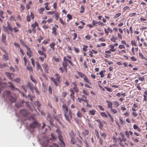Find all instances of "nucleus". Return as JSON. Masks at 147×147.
I'll return each mask as SVG.
<instances>
[{
    "label": "nucleus",
    "mask_w": 147,
    "mask_h": 147,
    "mask_svg": "<svg viewBox=\"0 0 147 147\" xmlns=\"http://www.w3.org/2000/svg\"><path fill=\"white\" fill-rule=\"evenodd\" d=\"M26 86L29 87L32 92H33V91L34 90V88L35 87V86H33L32 83L30 82H28L27 83Z\"/></svg>",
    "instance_id": "nucleus-8"
},
{
    "label": "nucleus",
    "mask_w": 147,
    "mask_h": 147,
    "mask_svg": "<svg viewBox=\"0 0 147 147\" xmlns=\"http://www.w3.org/2000/svg\"><path fill=\"white\" fill-rule=\"evenodd\" d=\"M89 112L90 115H93L95 114L96 111L95 110H90Z\"/></svg>",
    "instance_id": "nucleus-42"
},
{
    "label": "nucleus",
    "mask_w": 147,
    "mask_h": 147,
    "mask_svg": "<svg viewBox=\"0 0 147 147\" xmlns=\"http://www.w3.org/2000/svg\"><path fill=\"white\" fill-rule=\"evenodd\" d=\"M31 27L32 28H35L36 27H38V25L36 21H35L34 23L31 25Z\"/></svg>",
    "instance_id": "nucleus-28"
},
{
    "label": "nucleus",
    "mask_w": 147,
    "mask_h": 147,
    "mask_svg": "<svg viewBox=\"0 0 147 147\" xmlns=\"http://www.w3.org/2000/svg\"><path fill=\"white\" fill-rule=\"evenodd\" d=\"M132 140L134 142L136 143L138 142L139 141V140L138 139H137L136 138H135L133 137H132Z\"/></svg>",
    "instance_id": "nucleus-64"
},
{
    "label": "nucleus",
    "mask_w": 147,
    "mask_h": 147,
    "mask_svg": "<svg viewBox=\"0 0 147 147\" xmlns=\"http://www.w3.org/2000/svg\"><path fill=\"white\" fill-rule=\"evenodd\" d=\"M67 58H69L70 59H71V57L69 56H67L66 57H64L63 58V61L62 63V67L64 68V70H65L66 72L67 73V66L68 65L67 62H68L71 65H73L71 61L69 60Z\"/></svg>",
    "instance_id": "nucleus-2"
},
{
    "label": "nucleus",
    "mask_w": 147,
    "mask_h": 147,
    "mask_svg": "<svg viewBox=\"0 0 147 147\" xmlns=\"http://www.w3.org/2000/svg\"><path fill=\"white\" fill-rule=\"evenodd\" d=\"M117 39L116 37L113 36L112 38H111L110 40L113 42H116L115 40Z\"/></svg>",
    "instance_id": "nucleus-54"
},
{
    "label": "nucleus",
    "mask_w": 147,
    "mask_h": 147,
    "mask_svg": "<svg viewBox=\"0 0 147 147\" xmlns=\"http://www.w3.org/2000/svg\"><path fill=\"white\" fill-rule=\"evenodd\" d=\"M72 84L74 86L73 89L74 90V91L76 92V93H78L79 91V89L77 88L76 83V82H73L72 83Z\"/></svg>",
    "instance_id": "nucleus-12"
},
{
    "label": "nucleus",
    "mask_w": 147,
    "mask_h": 147,
    "mask_svg": "<svg viewBox=\"0 0 147 147\" xmlns=\"http://www.w3.org/2000/svg\"><path fill=\"white\" fill-rule=\"evenodd\" d=\"M108 103L107 106L108 108L110 109L112 108V103L108 100L106 101Z\"/></svg>",
    "instance_id": "nucleus-24"
},
{
    "label": "nucleus",
    "mask_w": 147,
    "mask_h": 147,
    "mask_svg": "<svg viewBox=\"0 0 147 147\" xmlns=\"http://www.w3.org/2000/svg\"><path fill=\"white\" fill-rule=\"evenodd\" d=\"M7 27H4V31L6 32L8 34H9L12 32V29L8 22H7Z\"/></svg>",
    "instance_id": "nucleus-4"
},
{
    "label": "nucleus",
    "mask_w": 147,
    "mask_h": 147,
    "mask_svg": "<svg viewBox=\"0 0 147 147\" xmlns=\"http://www.w3.org/2000/svg\"><path fill=\"white\" fill-rule=\"evenodd\" d=\"M78 99H81L85 102H87L88 100H87V97L85 96L84 95H82V98H80L79 97L78 98Z\"/></svg>",
    "instance_id": "nucleus-15"
},
{
    "label": "nucleus",
    "mask_w": 147,
    "mask_h": 147,
    "mask_svg": "<svg viewBox=\"0 0 147 147\" xmlns=\"http://www.w3.org/2000/svg\"><path fill=\"white\" fill-rule=\"evenodd\" d=\"M0 17L2 19H4L5 18L3 11L2 10H0Z\"/></svg>",
    "instance_id": "nucleus-35"
},
{
    "label": "nucleus",
    "mask_w": 147,
    "mask_h": 147,
    "mask_svg": "<svg viewBox=\"0 0 147 147\" xmlns=\"http://www.w3.org/2000/svg\"><path fill=\"white\" fill-rule=\"evenodd\" d=\"M51 138H50V140H53L57 138L55 136L53 133L51 134Z\"/></svg>",
    "instance_id": "nucleus-40"
},
{
    "label": "nucleus",
    "mask_w": 147,
    "mask_h": 147,
    "mask_svg": "<svg viewBox=\"0 0 147 147\" xmlns=\"http://www.w3.org/2000/svg\"><path fill=\"white\" fill-rule=\"evenodd\" d=\"M120 134L122 138V140H123L124 141H126V139L124 134L123 133H120Z\"/></svg>",
    "instance_id": "nucleus-32"
},
{
    "label": "nucleus",
    "mask_w": 147,
    "mask_h": 147,
    "mask_svg": "<svg viewBox=\"0 0 147 147\" xmlns=\"http://www.w3.org/2000/svg\"><path fill=\"white\" fill-rule=\"evenodd\" d=\"M20 11L21 12H23L25 9V7L22 4H21L20 6Z\"/></svg>",
    "instance_id": "nucleus-51"
},
{
    "label": "nucleus",
    "mask_w": 147,
    "mask_h": 147,
    "mask_svg": "<svg viewBox=\"0 0 147 147\" xmlns=\"http://www.w3.org/2000/svg\"><path fill=\"white\" fill-rule=\"evenodd\" d=\"M37 126V123L36 122H34L30 125V127L31 128H34L36 127Z\"/></svg>",
    "instance_id": "nucleus-22"
},
{
    "label": "nucleus",
    "mask_w": 147,
    "mask_h": 147,
    "mask_svg": "<svg viewBox=\"0 0 147 147\" xmlns=\"http://www.w3.org/2000/svg\"><path fill=\"white\" fill-rule=\"evenodd\" d=\"M55 13L54 16L55 17V19L56 20H57L60 14L58 12H57Z\"/></svg>",
    "instance_id": "nucleus-41"
},
{
    "label": "nucleus",
    "mask_w": 147,
    "mask_h": 147,
    "mask_svg": "<svg viewBox=\"0 0 147 147\" xmlns=\"http://www.w3.org/2000/svg\"><path fill=\"white\" fill-rule=\"evenodd\" d=\"M30 80L33 82L35 84H36L37 83V82L36 80L34 79V78L32 77V76H30Z\"/></svg>",
    "instance_id": "nucleus-43"
},
{
    "label": "nucleus",
    "mask_w": 147,
    "mask_h": 147,
    "mask_svg": "<svg viewBox=\"0 0 147 147\" xmlns=\"http://www.w3.org/2000/svg\"><path fill=\"white\" fill-rule=\"evenodd\" d=\"M6 36L5 34L2 33L1 35V40L3 43L4 44L5 46L7 45L6 42Z\"/></svg>",
    "instance_id": "nucleus-6"
},
{
    "label": "nucleus",
    "mask_w": 147,
    "mask_h": 147,
    "mask_svg": "<svg viewBox=\"0 0 147 147\" xmlns=\"http://www.w3.org/2000/svg\"><path fill=\"white\" fill-rule=\"evenodd\" d=\"M26 68L28 70L30 71H32V72L33 71V69L32 68V66H27V67H26Z\"/></svg>",
    "instance_id": "nucleus-50"
},
{
    "label": "nucleus",
    "mask_w": 147,
    "mask_h": 147,
    "mask_svg": "<svg viewBox=\"0 0 147 147\" xmlns=\"http://www.w3.org/2000/svg\"><path fill=\"white\" fill-rule=\"evenodd\" d=\"M13 81L16 82L18 83H19L20 82V78H17L16 79H14L13 80Z\"/></svg>",
    "instance_id": "nucleus-58"
},
{
    "label": "nucleus",
    "mask_w": 147,
    "mask_h": 147,
    "mask_svg": "<svg viewBox=\"0 0 147 147\" xmlns=\"http://www.w3.org/2000/svg\"><path fill=\"white\" fill-rule=\"evenodd\" d=\"M36 64L37 69L38 70H40L41 72H42V70L39 62L37 61L36 62Z\"/></svg>",
    "instance_id": "nucleus-17"
},
{
    "label": "nucleus",
    "mask_w": 147,
    "mask_h": 147,
    "mask_svg": "<svg viewBox=\"0 0 147 147\" xmlns=\"http://www.w3.org/2000/svg\"><path fill=\"white\" fill-rule=\"evenodd\" d=\"M84 80L86 82L90 84H92L91 82H90V80L86 76H85L84 78Z\"/></svg>",
    "instance_id": "nucleus-25"
},
{
    "label": "nucleus",
    "mask_w": 147,
    "mask_h": 147,
    "mask_svg": "<svg viewBox=\"0 0 147 147\" xmlns=\"http://www.w3.org/2000/svg\"><path fill=\"white\" fill-rule=\"evenodd\" d=\"M133 128L134 129H136L139 132H140L141 131V129L136 125L134 124L133 125Z\"/></svg>",
    "instance_id": "nucleus-29"
},
{
    "label": "nucleus",
    "mask_w": 147,
    "mask_h": 147,
    "mask_svg": "<svg viewBox=\"0 0 147 147\" xmlns=\"http://www.w3.org/2000/svg\"><path fill=\"white\" fill-rule=\"evenodd\" d=\"M125 134L127 138H129V132L127 131H125Z\"/></svg>",
    "instance_id": "nucleus-61"
},
{
    "label": "nucleus",
    "mask_w": 147,
    "mask_h": 147,
    "mask_svg": "<svg viewBox=\"0 0 147 147\" xmlns=\"http://www.w3.org/2000/svg\"><path fill=\"white\" fill-rule=\"evenodd\" d=\"M27 55L29 58L31 57L32 54V52L31 51H27L26 52Z\"/></svg>",
    "instance_id": "nucleus-38"
},
{
    "label": "nucleus",
    "mask_w": 147,
    "mask_h": 147,
    "mask_svg": "<svg viewBox=\"0 0 147 147\" xmlns=\"http://www.w3.org/2000/svg\"><path fill=\"white\" fill-rule=\"evenodd\" d=\"M55 45V43L54 42H53L51 43L50 45V47L52 49L53 51L55 50V48L54 47Z\"/></svg>",
    "instance_id": "nucleus-30"
},
{
    "label": "nucleus",
    "mask_w": 147,
    "mask_h": 147,
    "mask_svg": "<svg viewBox=\"0 0 147 147\" xmlns=\"http://www.w3.org/2000/svg\"><path fill=\"white\" fill-rule=\"evenodd\" d=\"M110 111L113 114H116L117 112V111L116 109H112V108L110 109Z\"/></svg>",
    "instance_id": "nucleus-39"
},
{
    "label": "nucleus",
    "mask_w": 147,
    "mask_h": 147,
    "mask_svg": "<svg viewBox=\"0 0 147 147\" xmlns=\"http://www.w3.org/2000/svg\"><path fill=\"white\" fill-rule=\"evenodd\" d=\"M106 72V70H102L99 73V74L100 76V77L101 78H103L104 77V75L103 74V73H104Z\"/></svg>",
    "instance_id": "nucleus-34"
},
{
    "label": "nucleus",
    "mask_w": 147,
    "mask_h": 147,
    "mask_svg": "<svg viewBox=\"0 0 147 147\" xmlns=\"http://www.w3.org/2000/svg\"><path fill=\"white\" fill-rule=\"evenodd\" d=\"M35 105L37 106L38 107H39L41 106V104L37 100L36 101L35 103Z\"/></svg>",
    "instance_id": "nucleus-48"
},
{
    "label": "nucleus",
    "mask_w": 147,
    "mask_h": 147,
    "mask_svg": "<svg viewBox=\"0 0 147 147\" xmlns=\"http://www.w3.org/2000/svg\"><path fill=\"white\" fill-rule=\"evenodd\" d=\"M8 84H9V85L8 86L10 87L11 89V90H17L18 91L20 92V90L19 89L17 88H16L15 86L13 85L12 83L11 82H8Z\"/></svg>",
    "instance_id": "nucleus-9"
},
{
    "label": "nucleus",
    "mask_w": 147,
    "mask_h": 147,
    "mask_svg": "<svg viewBox=\"0 0 147 147\" xmlns=\"http://www.w3.org/2000/svg\"><path fill=\"white\" fill-rule=\"evenodd\" d=\"M54 76L55 77V78L54 79V78L51 77V80L55 85L56 86H59V84L61 82V77L57 73H56Z\"/></svg>",
    "instance_id": "nucleus-3"
},
{
    "label": "nucleus",
    "mask_w": 147,
    "mask_h": 147,
    "mask_svg": "<svg viewBox=\"0 0 147 147\" xmlns=\"http://www.w3.org/2000/svg\"><path fill=\"white\" fill-rule=\"evenodd\" d=\"M100 115L104 117L107 118L108 116L107 114L105 112H101L100 113Z\"/></svg>",
    "instance_id": "nucleus-36"
},
{
    "label": "nucleus",
    "mask_w": 147,
    "mask_h": 147,
    "mask_svg": "<svg viewBox=\"0 0 147 147\" xmlns=\"http://www.w3.org/2000/svg\"><path fill=\"white\" fill-rule=\"evenodd\" d=\"M53 117L61 125L62 124L61 123L59 120V119L61 117V115H59L57 116L54 115L53 116Z\"/></svg>",
    "instance_id": "nucleus-14"
},
{
    "label": "nucleus",
    "mask_w": 147,
    "mask_h": 147,
    "mask_svg": "<svg viewBox=\"0 0 147 147\" xmlns=\"http://www.w3.org/2000/svg\"><path fill=\"white\" fill-rule=\"evenodd\" d=\"M38 52L40 55H43L45 58H46V54L44 52L41 51H38Z\"/></svg>",
    "instance_id": "nucleus-19"
},
{
    "label": "nucleus",
    "mask_w": 147,
    "mask_h": 147,
    "mask_svg": "<svg viewBox=\"0 0 147 147\" xmlns=\"http://www.w3.org/2000/svg\"><path fill=\"white\" fill-rule=\"evenodd\" d=\"M100 134L101 135V136L102 137V138H103L104 139H105L106 138L107 136V135L105 133H102L101 132H100Z\"/></svg>",
    "instance_id": "nucleus-37"
},
{
    "label": "nucleus",
    "mask_w": 147,
    "mask_h": 147,
    "mask_svg": "<svg viewBox=\"0 0 147 147\" xmlns=\"http://www.w3.org/2000/svg\"><path fill=\"white\" fill-rule=\"evenodd\" d=\"M99 128L100 129H102V128L103 126L104 125L103 123L101 121L99 123Z\"/></svg>",
    "instance_id": "nucleus-53"
},
{
    "label": "nucleus",
    "mask_w": 147,
    "mask_h": 147,
    "mask_svg": "<svg viewBox=\"0 0 147 147\" xmlns=\"http://www.w3.org/2000/svg\"><path fill=\"white\" fill-rule=\"evenodd\" d=\"M77 73L79 76L82 78H84L86 76L82 72L77 71Z\"/></svg>",
    "instance_id": "nucleus-23"
},
{
    "label": "nucleus",
    "mask_w": 147,
    "mask_h": 147,
    "mask_svg": "<svg viewBox=\"0 0 147 147\" xmlns=\"http://www.w3.org/2000/svg\"><path fill=\"white\" fill-rule=\"evenodd\" d=\"M118 48L120 49H125V47L123 45H120L118 46Z\"/></svg>",
    "instance_id": "nucleus-52"
},
{
    "label": "nucleus",
    "mask_w": 147,
    "mask_h": 147,
    "mask_svg": "<svg viewBox=\"0 0 147 147\" xmlns=\"http://www.w3.org/2000/svg\"><path fill=\"white\" fill-rule=\"evenodd\" d=\"M69 91L71 92L70 95V98L72 99L73 101H74V92L72 88H71L69 90Z\"/></svg>",
    "instance_id": "nucleus-11"
},
{
    "label": "nucleus",
    "mask_w": 147,
    "mask_h": 147,
    "mask_svg": "<svg viewBox=\"0 0 147 147\" xmlns=\"http://www.w3.org/2000/svg\"><path fill=\"white\" fill-rule=\"evenodd\" d=\"M82 133L84 136H86L88 135L89 131L86 129H84L82 132Z\"/></svg>",
    "instance_id": "nucleus-20"
},
{
    "label": "nucleus",
    "mask_w": 147,
    "mask_h": 147,
    "mask_svg": "<svg viewBox=\"0 0 147 147\" xmlns=\"http://www.w3.org/2000/svg\"><path fill=\"white\" fill-rule=\"evenodd\" d=\"M110 49L112 50L113 52L115 51L116 49L114 48V46L113 45H110L109 46Z\"/></svg>",
    "instance_id": "nucleus-31"
},
{
    "label": "nucleus",
    "mask_w": 147,
    "mask_h": 147,
    "mask_svg": "<svg viewBox=\"0 0 147 147\" xmlns=\"http://www.w3.org/2000/svg\"><path fill=\"white\" fill-rule=\"evenodd\" d=\"M80 9L81 10L80 11V12L81 13H83L84 11L85 8L84 7L83 5L81 6V7Z\"/></svg>",
    "instance_id": "nucleus-45"
},
{
    "label": "nucleus",
    "mask_w": 147,
    "mask_h": 147,
    "mask_svg": "<svg viewBox=\"0 0 147 147\" xmlns=\"http://www.w3.org/2000/svg\"><path fill=\"white\" fill-rule=\"evenodd\" d=\"M4 94L7 97H9L10 94V92L8 90H6L4 92Z\"/></svg>",
    "instance_id": "nucleus-27"
},
{
    "label": "nucleus",
    "mask_w": 147,
    "mask_h": 147,
    "mask_svg": "<svg viewBox=\"0 0 147 147\" xmlns=\"http://www.w3.org/2000/svg\"><path fill=\"white\" fill-rule=\"evenodd\" d=\"M83 47L82 48L83 50L84 51H87L86 49L88 48V46L86 45H84L83 46Z\"/></svg>",
    "instance_id": "nucleus-60"
},
{
    "label": "nucleus",
    "mask_w": 147,
    "mask_h": 147,
    "mask_svg": "<svg viewBox=\"0 0 147 147\" xmlns=\"http://www.w3.org/2000/svg\"><path fill=\"white\" fill-rule=\"evenodd\" d=\"M59 21L63 25H65L66 24L65 23L63 22L62 19H61V18H59Z\"/></svg>",
    "instance_id": "nucleus-62"
},
{
    "label": "nucleus",
    "mask_w": 147,
    "mask_h": 147,
    "mask_svg": "<svg viewBox=\"0 0 147 147\" xmlns=\"http://www.w3.org/2000/svg\"><path fill=\"white\" fill-rule=\"evenodd\" d=\"M77 117L80 118H81L82 117V115L80 111H78L76 113Z\"/></svg>",
    "instance_id": "nucleus-33"
},
{
    "label": "nucleus",
    "mask_w": 147,
    "mask_h": 147,
    "mask_svg": "<svg viewBox=\"0 0 147 147\" xmlns=\"http://www.w3.org/2000/svg\"><path fill=\"white\" fill-rule=\"evenodd\" d=\"M98 22H96L94 20H93L92 22V23L93 26H97V24H98Z\"/></svg>",
    "instance_id": "nucleus-47"
},
{
    "label": "nucleus",
    "mask_w": 147,
    "mask_h": 147,
    "mask_svg": "<svg viewBox=\"0 0 147 147\" xmlns=\"http://www.w3.org/2000/svg\"><path fill=\"white\" fill-rule=\"evenodd\" d=\"M9 100L11 102H14L16 101V99L12 96H10L9 97Z\"/></svg>",
    "instance_id": "nucleus-18"
},
{
    "label": "nucleus",
    "mask_w": 147,
    "mask_h": 147,
    "mask_svg": "<svg viewBox=\"0 0 147 147\" xmlns=\"http://www.w3.org/2000/svg\"><path fill=\"white\" fill-rule=\"evenodd\" d=\"M20 113L21 115L24 116H26L28 114L26 110L23 109L20 110Z\"/></svg>",
    "instance_id": "nucleus-16"
},
{
    "label": "nucleus",
    "mask_w": 147,
    "mask_h": 147,
    "mask_svg": "<svg viewBox=\"0 0 147 147\" xmlns=\"http://www.w3.org/2000/svg\"><path fill=\"white\" fill-rule=\"evenodd\" d=\"M121 15V13H118L116 14L114 17V18H117L119 16H120Z\"/></svg>",
    "instance_id": "nucleus-63"
},
{
    "label": "nucleus",
    "mask_w": 147,
    "mask_h": 147,
    "mask_svg": "<svg viewBox=\"0 0 147 147\" xmlns=\"http://www.w3.org/2000/svg\"><path fill=\"white\" fill-rule=\"evenodd\" d=\"M2 84V83L1 82H0V86H1L0 88V90L1 91H2L5 88L4 86H1Z\"/></svg>",
    "instance_id": "nucleus-59"
},
{
    "label": "nucleus",
    "mask_w": 147,
    "mask_h": 147,
    "mask_svg": "<svg viewBox=\"0 0 147 147\" xmlns=\"http://www.w3.org/2000/svg\"><path fill=\"white\" fill-rule=\"evenodd\" d=\"M5 75L8 77L9 78L12 80L14 76V75L13 74L8 72H7L5 73Z\"/></svg>",
    "instance_id": "nucleus-7"
},
{
    "label": "nucleus",
    "mask_w": 147,
    "mask_h": 147,
    "mask_svg": "<svg viewBox=\"0 0 147 147\" xmlns=\"http://www.w3.org/2000/svg\"><path fill=\"white\" fill-rule=\"evenodd\" d=\"M94 132H95V134L96 136L97 137V138L98 139H99V133H98V131L96 129H95V131H94Z\"/></svg>",
    "instance_id": "nucleus-49"
},
{
    "label": "nucleus",
    "mask_w": 147,
    "mask_h": 147,
    "mask_svg": "<svg viewBox=\"0 0 147 147\" xmlns=\"http://www.w3.org/2000/svg\"><path fill=\"white\" fill-rule=\"evenodd\" d=\"M45 10V9L43 7H41L38 9V11L39 14H43V12Z\"/></svg>",
    "instance_id": "nucleus-21"
},
{
    "label": "nucleus",
    "mask_w": 147,
    "mask_h": 147,
    "mask_svg": "<svg viewBox=\"0 0 147 147\" xmlns=\"http://www.w3.org/2000/svg\"><path fill=\"white\" fill-rule=\"evenodd\" d=\"M139 55L141 58H142L143 59L146 60V58L143 56V55L141 53H139Z\"/></svg>",
    "instance_id": "nucleus-55"
},
{
    "label": "nucleus",
    "mask_w": 147,
    "mask_h": 147,
    "mask_svg": "<svg viewBox=\"0 0 147 147\" xmlns=\"http://www.w3.org/2000/svg\"><path fill=\"white\" fill-rule=\"evenodd\" d=\"M9 20L11 21H15L16 19L15 17L13 16H11L9 17Z\"/></svg>",
    "instance_id": "nucleus-44"
},
{
    "label": "nucleus",
    "mask_w": 147,
    "mask_h": 147,
    "mask_svg": "<svg viewBox=\"0 0 147 147\" xmlns=\"http://www.w3.org/2000/svg\"><path fill=\"white\" fill-rule=\"evenodd\" d=\"M64 116L66 120L69 123H71V120L72 119V112L70 109L68 110L67 106L64 104L62 106Z\"/></svg>",
    "instance_id": "nucleus-1"
},
{
    "label": "nucleus",
    "mask_w": 147,
    "mask_h": 147,
    "mask_svg": "<svg viewBox=\"0 0 147 147\" xmlns=\"http://www.w3.org/2000/svg\"><path fill=\"white\" fill-rule=\"evenodd\" d=\"M117 141L122 147H125L127 146V144L125 142V141H124L120 138H117Z\"/></svg>",
    "instance_id": "nucleus-5"
},
{
    "label": "nucleus",
    "mask_w": 147,
    "mask_h": 147,
    "mask_svg": "<svg viewBox=\"0 0 147 147\" xmlns=\"http://www.w3.org/2000/svg\"><path fill=\"white\" fill-rule=\"evenodd\" d=\"M42 66L45 69V72L47 73H48L49 72V68L47 65L46 63H44L42 65Z\"/></svg>",
    "instance_id": "nucleus-13"
},
{
    "label": "nucleus",
    "mask_w": 147,
    "mask_h": 147,
    "mask_svg": "<svg viewBox=\"0 0 147 147\" xmlns=\"http://www.w3.org/2000/svg\"><path fill=\"white\" fill-rule=\"evenodd\" d=\"M85 38L87 40H89L91 38V37L89 34H88L86 36Z\"/></svg>",
    "instance_id": "nucleus-57"
},
{
    "label": "nucleus",
    "mask_w": 147,
    "mask_h": 147,
    "mask_svg": "<svg viewBox=\"0 0 147 147\" xmlns=\"http://www.w3.org/2000/svg\"><path fill=\"white\" fill-rule=\"evenodd\" d=\"M113 105L116 107H118L119 105V104L118 102L117 101H114L113 102Z\"/></svg>",
    "instance_id": "nucleus-46"
},
{
    "label": "nucleus",
    "mask_w": 147,
    "mask_h": 147,
    "mask_svg": "<svg viewBox=\"0 0 147 147\" xmlns=\"http://www.w3.org/2000/svg\"><path fill=\"white\" fill-rule=\"evenodd\" d=\"M47 119L49 121L51 125H53V119L50 115H49L47 116Z\"/></svg>",
    "instance_id": "nucleus-10"
},
{
    "label": "nucleus",
    "mask_w": 147,
    "mask_h": 147,
    "mask_svg": "<svg viewBox=\"0 0 147 147\" xmlns=\"http://www.w3.org/2000/svg\"><path fill=\"white\" fill-rule=\"evenodd\" d=\"M52 33L55 36L57 35V33L56 32V29L55 27H53L52 29Z\"/></svg>",
    "instance_id": "nucleus-26"
},
{
    "label": "nucleus",
    "mask_w": 147,
    "mask_h": 147,
    "mask_svg": "<svg viewBox=\"0 0 147 147\" xmlns=\"http://www.w3.org/2000/svg\"><path fill=\"white\" fill-rule=\"evenodd\" d=\"M48 91L50 94L52 95V88L50 86H49Z\"/></svg>",
    "instance_id": "nucleus-56"
}]
</instances>
